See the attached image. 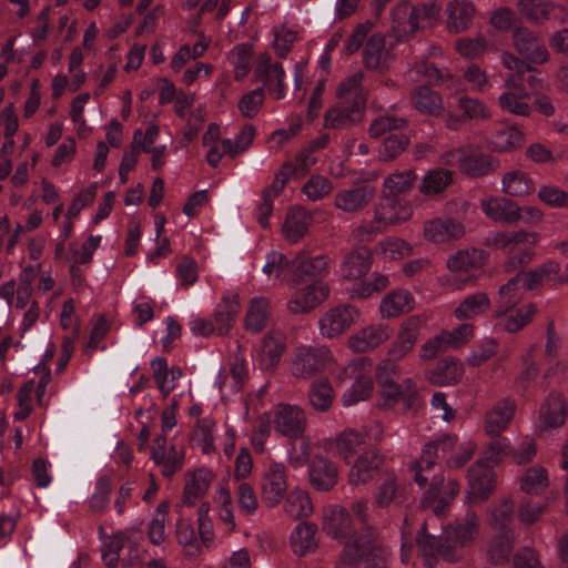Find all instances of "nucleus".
I'll use <instances>...</instances> for the list:
<instances>
[{
	"label": "nucleus",
	"mask_w": 568,
	"mask_h": 568,
	"mask_svg": "<svg viewBox=\"0 0 568 568\" xmlns=\"http://www.w3.org/2000/svg\"><path fill=\"white\" fill-rule=\"evenodd\" d=\"M375 195V186L366 183L357 184L338 190L335 194L334 205L344 213L358 214L368 206Z\"/></svg>",
	"instance_id": "16"
},
{
	"label": "nucleus",
	"mask_w": 568,
	"mask_h": 568,
	"mask_svg": "<svg viewBox=\"0 0 568 568\" xmlns=\"http://www.w3.org/2000/svg\"><path fill=\"white\" fill-rule=\"evenodd\" d=\"M375 549L374 539L368 532L363 534L354 542L346 544L335 568H358L364 558Z\"/></svg>",
	"instance_id": "35"
},
{
	"label": "nucleus",
	"mask_w": 568,
	"mask_h": 568,
	"mask_svg": "<svg viewBox=\"0 0 568 568\" xmlns=\"http://www.w3.org/2000/svg\"><path fill=\"white\" fill-rule=\"evenodd\" d=\"M456 440V436L446 435L424 446L419 458L409 467L418 486L424 487L428 484L429 474L436 468V459L445 458L446 454L455 447Z\"/></svg>",
	"instance_id": "6"
},
{
	"label": "nucleus",
	"mask_w": 568,
	"mask_h": 568,
	"mask_svg": "<svg viewBox=\"0 0 568 568\" xmlns=\"http://www.w3.org/2000/svg\"><path fill=\"white\" fill-rule=\"evenodd\" d=\"M373 362L367 357L352 361L338 376L351 379V386L342 395L344 406H353L371 397L374 389L372 378Z\"/></svg>",
	"instance_id": "3"
},
{
	"label": "nucleus",
	"mask_w": 568,
	"mask_h": 568,
	"mask_svg": "<svg viewBox=\"0 0 568 568\" xmlns=\"http://www.w3.org/2000/svg\"><path fill=\"white\" fill-rule=\"evenodd\" d=\"M524 143V133L518 126L511 125L496 131L490 139V145L497 152H511Z\"/></svg>",
	"instance_id": "56"
},
{
	"label": "nucleus",
	"mask_w": 568,
	"mask_h": 568,
	"mask_svg": "<svg viewBox=\"0 0 568 568\" xmlns=\"http://www.w3.org/2000/svg\"><path fill=\"white\" fill-rule=\"evenodd\" d=\"M514 539L513 529L498 531L489 542L488 559L496 565L507 562L514 549Z\"/></svg>",
	"instance_id": "52"
},
{
	"label": "nucleus",
	"mask_w": 568,
	"mask_h": 568,
	"mask_svg": "<svg viewBox=\"0 0 568 568\" xmlns=\"http://www.w3.org/2000/svg\"><path fill=\"white\" fill-rule=\"evenodd\" d=\"M417 398V386L412 378H404L402 382H393L381 387V399L383 406L394 407L403 404L405 409L410 408Z\"/></svg>",
	"instance_id": "27"
},
{
	"label": "nucleus",
	"mask_w": 568,
	"mask_h": 568,
	"mask_svg": "<svg viewBox=\"0 0 568 568\" xmlns=\"http://www.w3.org/2000/svg\"><path fill=\"white\" fill-rule=\"evenodd\" d=\"M549 485L548 471L540 465L528 468L520 478V489L527 494L538 495Z\"/></svg>",
	"instance_id": "60"
},
{
	"label": "nucleus",
	"mask_w": 568,
	"mask_h": 568,
	"mask_svg": "<svg viewBox=\"0 0 568 568\" xmlns=\"http://www.w3.org/2000/svg\"><path fill=\"white\" fill-rule=\"evenodd\" d=\"M423 234L428 242L443 244L462 239L466 227L452 217H435L424 223Z\"/></svg>",
	"instance_id": "20"
},
{
	"label": "nucleus",
	"mask_w": 568,
	"mask_h": 568,
	"mask_svg": "<svg viewBox=\"0 0 568 568\" xmlns=\"http://www.w3.org/2000/svg\"><path fill=\"white\" fill-rule=\"evenodd\" d=\"M327 258L324 255H318L313 258H306L304 252H300L294 260H292V271L294 277H317L326 273Z\"/></svg>",
	"instance_id": "54"
},
{
	"label": "nucleus",
	"mask_w": 568,
	"mask_h": 568,
	"mask_svg": "<svg viewBox=\"0 0 568 568\" xmlns=\"http://www.w3.org/2000/svg\"><path fill=\"white\" fill-rule=\"evenodd\" d=\"M169 518L168 503H161L154 510L151 520L148 524L146 535L153 545H161L166 539L165 526Z\"/></svg>",
	"instance_id": "61"
},
{
	"label": "nucleus",
	"mask_w": 568,
	"mask_h": 568,
	"mask_svg": "<svg viewBox=\"0 0 568 568\" xmlns=\"http://www.w3.org/2000/svg\"><path fill=\"white\" fill-rule=\"evenodd\" d=\"M285 349V336L282 332L272 329L262 339L258 352V364L262 369H273L281 361Z\"/></svg>",
	"instance_id": "34"
},
{
	"label": "nucleus",
	"mask_w": 568,
	"mask_h": 568,
	"mask_svg": "<svg viewBox=\"0 0 568 568\" xmlns=\"http://www.w3.org/2000/svg\"><path fill=\"white\" fill-rule=\"evenodd\" d=\"M374 220L385 230L408 221L413 215V207L408 202L385 196L374 206Z\"/></svg>",
	"instance_id": "23"
},
{
	"label": "nucleus",
	"mask_w": 568,
	"mask_h": 568,
	"mask_svg": "<svg viewBox=\"0 0 568 568\" xmlns=\"http://www.w3.org/2000/svg\"><path fill=\"white\" fill-rule=\"evenodd\" d=\"M227 59L233 67L235 80L241 81L251 69L252 47L246 43L237 44L230 51Z\"/></svg>",
	"instance_id": "62"
},
{
	"label": "nucleus",
	"mask_w": 568,
	"mask_h": 568,
	"mask_svg": "<svg viewBox=\"0 0 568 568\" xmlns=\"http://www.w3.org/2000/svg\"><path fill=\"white\" fill-rule=\"evenodd\" d=\"M390 61V52L382 34L372 36L364 48V64L372 70L384 69Z\"/></svg>",
	"instance_id": "43"
},
{
	"label": "nucleus",
	"mask_w": 568,
	"mask_h": 568,
	"mask_svg": "<svg viewBox=\"0 0 568 568\" xmlns=\"http://www.w3.org/2000/svg\"><path fill=\"white\" fill-rule=\"evenodd\" d=\"M287 490L286 467L278 462H271L265 468L261 483V496L268 507H276Z\"/></svg>",
	"instance_id": "14"
},
{
	"label": "nucleus",
	"mask_w": 568,
	"mask_h": 568,
	"mask_svg": "<svg viewBox=\"0 0 568 568\" xmlns=\"http://www.w3.org/2000/svg\"><path fill=\"white\" fill-rule=\"evenodd\" d=\"M415 307V297L406 288H396L388 292L378 306L382 318H395L412 312Z\"/></svg>",
	"instance_id": "30"
},
{
	"label": "nucleus",
	"mask_w": 568,
	"mask_h": 568,
	"mask_svg": "<svg viewBox=\"0 0 568 568\" xmlns=\"http://www.w3.org/2000/svg\"><path fill=\"white\" fill-rule=\"evenodd\" d=\"M334 362L333 354L327 346H300L296 347L291 359V373L296 378H311Z\"/></svg>",
	"instance_id": "4"
},
{
	"label": "nucleus",
	"mask_w": 568,
	"mask_h": 568,
	"mask_svg": "<svg viewBox=\"0 0 568 568\" xmlns=\"http://www.w3.org/2000/svg\"><path fill=\"white\" fill-rule=\"evenodd\" d=\"M214 474L211 469L201 467L184 474V487L181 497L182 506L192 507L207 493Z\"/></svg>",
	"instance_id": "22"
},
{
	"label": "nucleus",
	"mask_w": 568,
	"mask_h": 568,
	"mask_svg": "<svg viewBox=\"0 0 568 568\" xmlns=\"http://www.w3.org/2000/svg\"><path fill=\"white\" fill-rule=\"evenodd\" d=\"M392 335L387 324L373 323L357 329L347 339V347L354 353H369L386 343Z\"/></svg>",
	"instance_id": "15"
},
{
	"label": "nucleus",
	"mask_w": 568,
	"mask_h": 568,
	"mask_svg": "<svg viewBox=\"0 0 568 568\" xmlns=\"http://www.w3.org/2000/svg\"><path fill=\"white\" fill-rule=\"evenodd\" d=\"M254 77L263 83V89L265 88L275 100L285 97L286 84L284 83L285 71L283 64L273 62L268 53L258 55L254 68Z\"/></svg>",
	"instance_id": "12"
},
{
	"label": "nucleus",
	"mask_w": 568,
	"mask_h": 568,
	"mask_svg": "<svg viewBox=\"0 0 568 568\" xmlns=\"http://www.w3.org/2000/svg\"><path fill=\"white\" fill-rule=\"evenodd\" d=\"M424 520L416 541L425 566L434 568L439 558L449 564L463 559V549L473 547L479 539L481 519L475 510L466 509L444 527L445 539L429 535Z\"/></svg>",
	"instance_id": "1"
},
{
	"label": "nucleus",
	"mask_w": 568,
	"mask_h": 568,
	"mask_svg": "<svg viewBox=\"0 0 568 568\" xmlns=\"http://www.w3.org/2000/svg\"><path fill=\"white\" fill-rule=\"evenodd\" d=\"M270 312V302L265 297H254L251 300L245 316V327L247 331L257 333L262 331L267 322Z\"/></svg>",
	"instance_id": "57"
},
{
	"label": "nucleus",
	"mask_w": 568,
	"mask_h": 568,
	"mask_svg": "<svg viewBox=\"0 0 568 568\" xmlns=\"http://www.w3.org/2000/svg\"><path fill=\"white\" fill-rule=\"evenodd\" d=\"M464 375V364L459 358L447 356L437 362L436 366L426 373L429 383L436 386H452L460 382Z\"/></svg>",
	"instance_id": "31"
},
{
	"label": "nucleus",
	"mask_w": 568,
	"mask_h": 568,
	"mask_svg": "<svg viewBox=\"0 0 568 568\" xmlns=\"http://www.w3.org/2000/svg\"><path fill=\"white\" fill-rule=\"evenodd\" d=\"M423 320L420 316H410L405 320L390 343L387 355L393 359H404L415 347L420 336Z\"/></svg>",
	"instance_id": "17"
},
{
	"label": "nucleus",
	"mask_w": 568,
	"mask_h": 568,
	"mask_svg": "<svg viewBox=\"0 0 568 568\" xmlns=\"http://www.w3.org/2000/svg\"><path fill=\"white\" fill-rule=\"evenodd\" d=\"M151 458L155 465L161 467V474L171 478L184 465V450L178 449L175 446H166V439L158 436L151 449Z\"/></svg>",
	"instance_id": "21"
},
{
	"label": "nucleus",
	"mask_w": 568,
	"mask_h": 568,
	"mask_svg": "<svg viewBox=\"0 0 568 568\" xmlns=\"http://www.w3.org/2000/svg\"><path fill=\"white\" fill-rule=\"evenodd\" d=\"M453 183V172L436 168L426 172L419 184V192L426 196H434L444 192Z\"/></svg>",
	"instance_id": "50"
},
{
	"label": "nucleus",
	"mask_w": 568,
	"mask_h": 568,
	"mask_svg": "<svg viewBox=\"0 0 568 568\" xmlns=\"http://www.w3.org/2000/svg\"><path fill=\"white\" fill-rule=\"evenodd\" d=\"M467 479L466 497L469 504L488 500L496 488V473L484 459L471 465Z\"/></svg>",
	"instance_id": "11"
},
{
	"label": "nucleus",
	"mask_w": 568,
	"mask_h": 568,
	"mask_svg": "<svg viewBox=\"0 0 568 568\" xmlns=\"http://www.w3.org/2000/svg\"><path fill=\"white\" fill-rule=\"evenodd\" d=\"M439 162L446 166H457L470 178L484 176L494 171L490 158L471 146L448 150L440 155Z\"/></svg>",
	"instance_id": "5"
},
{
	"label": "nucleus",
	"mask_w": 568,
	"mask_h": 568,
	"mask_svg": "<svg viewBox=\"0 0 568 568\" xmlns=\"http://www.w3.org/2000/svg\"><path fill=\"white\" fill-rule=\"evenodd\" d=\"M566 419L565 400L561 394L550 393L542 402L538 420L541 429L557 428L564 425Z\"/></svg>",
	"instance_id": "36"
},
{
	"label": "nucleus",
	"mask_w": 568,
	"mask_h": 568,
	"mask_svg": "<svg viewBox=\"0 0 568 568\" xmlns=\"http://www.w3.org/2000/svg\"><path fill=\"white\" fill-rule=\"evenodd\" d=\"M334 400V390L326 379H318L312 383L308 390V402L317 412H327Z\"/></svg>",
	"instance_id": "59"
},
{
	"label": "nucleus",
	"mask_w": 568,
	"mask_h": 568,
	"mask_svg": "<svg viewBox=\"0 0 568 568\" xmlns=\"http://www.w3.org/2000/svg\"><path fill=\"white\" fill-rule=\"evenodd\" d=\"M440 11L442 7L435 1L415 6L408 19L410 31L433 27L438 21Z\"/></svg>",
	"instance_id": "48"
},
{
	"label": "nucleus",
	"mask_w": 568,
	"mask_h": 568,
	"mask_svg": "<svg viewBox=\"0 0 568 568\" xmlns=\"http://www.w3.org/2000/svg\"><path fill=\"white\" fill-rule=\"evenodd\" d=\"M240 308L237 293L227 292L223 294L221 301L215 306L212 318L217 335H226L230 332Z\"/></svg>",
	"instance_id": "32"
},
{
	"label": "nucleus",
	"mask_w": 568,
	"mask_h": 568,
	"mask_svg": "<svg viewBox=\"0 0 568 568\" xmlns=\"http://www.w3.org/2000/svg\"><path fill=\"white\" fill-rule=\"evenodd\" d=\"M382 464L383 456L377 450H364L351 467L348 484L354 487L367 484L373 479L375 471Z\"/></svg>",
	"instance_id": "28"
},
{
	"label": "nucleus",
	"mask_w": 568,
	"mask_h": 568,
	"mask_svg": "<svg viewBox=\"0 0 568 568\" xmlns=\"http://www.w3.org/2000/svg\"><path fill=\"white\" fill-rule=\"evenodd\" d=\"M316 526L310 523H301L294 528L290 537L294 554L304 556L316 549Z\"/></svg>",
	"instance_id": "47"
},
{
	"label": "nucleus",
	"mask_w": 568,
	"mask_h": 568,
	"mask_svg": "<svg viewBox=\"0 0 568 568\" xmlns=\"http://www.w3.org/2000/svg\"><path fill=\"white\" fill-rule=\"evenodd\" d=\"M520 274H516L506 284L500 286L496 300L495 315H505L513 311L524 297V287L520 284Z\"/></svg>",
	"instance_id": "39"
},
{
	"label": "nucleus",
	"mask_w": 568,
	"mask_h": 568,
	"mask_svg": "<svg viewBox=\"0 0 568 568\" xmlns=\"http://www.w3.org/2000/svg\"><path fill=\"white\" fill-rule=\"evenodd\" d=\"M329 295L328 286L323 282H314L298 290L287 302L292 314H303L314 310Z\"/></svg>",
	"instance_id": "24"
},
{
	"label": "nucleus",
	"mask_w": 568,
	"mask_h": 568,
	"mask_svg": "<svg viewBox=\"0 0 568 568\" xmlns=\"http://www.w3.org/2000/svg\"><path fill=\"white\" fill-rule=\"evenodd\" d=\"M480 209L488 219L497 223L516 224L518 204L508 197L488 196L481 199Z\"/></svg>",
	"instance_id": "33"
},
{
	"label": "nucleus",
	"mask_w": 568,
	"mask_h": 568,
	"mask_svg": "<svg viewBox=\"0 0 568 568\" xmlns=\"http://www.w3.org/2000/svg\"><path fill=\"white\" fill-rule=\"evenodd\" d=\"M501 191L513 197H525L535 191V185L526 172L511 170L503 175Z\"/></svg>",
	"instance_id": "45"
},
{
	"label": "nucleus",
	"mask_w": 568,
	"mask_h": 568,
	"mask_svg": "<svg viewBox=\"0 0 568 568\" xmlns=\"http://www.w3.org/2000/svg\"><path fill=\"white\" fill-rule=\"evenodd\" d=\"M477 13L476 6L470 0H449L444 9L446 30L450 34L468 31Z\"/></svg>",
	"instance_id": "18"
},
{
	"label": "nucleus",
	"mask_w": 568,
	"mask_h": 568,
	"mask_svg": "<svg viewBox=\"0 0 568 568\" xmlns=\"http://www.w3.org/2000/svg\"><path fill=\"white\" fill-rule=\"evenodd\" d=\"M311 215L302 207H292L285 217L282 232L290 243L298 242L308 231Z\"/></svg>",
	"instance_id": "40"
},
{
	"label": "nucleus",
	"mask_w": 568,
	"mask_h": 568,
	"mask_svg": "<svg viewBox=\"0 0 568 568\" xmlns=\"http://www.w3.org/2000/svg\"><path fill=\"white\" fill-rule=\"evenodd\" d=\"M363 78V72L357 71L341 81L336 89L337 100L365 108L367 94L362 85Z\"/></svg>",
	"instance_id": "41"
},
{
	"label": "nucleus",
	"mask_w": 568,
	"mask_h": 568,
	"mask_svg": "<svg viewBox=\"0 0 568 568\" xmlns=\"http://www.w3.org/2000/svg\"><path fill=\"white\" fill-rule=\"evenodd\" d=\"M400 498V490L394 474H386L374 494L375 504L381 508L388 507Z\"/></svg>",
	"instance_id": "63"
},
{
	"label": "nucleus",
	"mask_w": 568,
	"mask_h": 568,
	"mask_svg": "<svg viewBox=\"0 0 568 568\" xmlns=\"http://www.w3.org/2000/svg\"><path fill=\"white\" fill-rule=\"evenodd\" d=\"M516 412V402L505 397L496 402L485 414L484 430L488 436H498L511 423Z\"/></svg>",
	"instance_id": "25"
},
{
	"label": "nucleus",
	"mask_w": 568,
	"mask_h": 568,
	"mask_svg": "<svg viewBox=\"0 0 568 568\" xmlns=\"http://www.w3.org/2000/svg\"><path fill=\"white\" fill-rule=\"evenodd\" d=\"M414 108L422 114L438 116L444 110L440 94L428 87H418L412 94Z\"/></svg>",
	"instance_id": "44"
},
{
	"label": "nucleus",
	"mask_w": 568,
	"mask_h": 568,
	"mask_svg": "<svg viewBox=\"0 0 568 568\" xmlns=\"http://www.w3.org/2000/svg\"><path fill=\"white\" fill-rule=\"evenodd\" d=\"M514 515V503L510 498L500 500L490 510L489 525L493 529L504 531L511 529L510 524Z\"/></svg>",
	"instance_id": "64"
},
{
	"label": "nucleus",
	"mask_w": 568,
	"mask_h": 568,
	"mask_svg": "<svg viewBox=\"0 0 568 568\" xmlns=\"http://www.w3.org/2000/svg\"><path fill=\"white\" fill-rule=\"evenodd\" d=\"M521 275L520 284L524 290H536L547 281L554 280L557 284L568 283V274H560V265L555 261H547L538 267L530 270Z\"/></svg>",
	"instance_id": "29"
},
{
	"label": "nucleus",
	"mask_w": 568,
	"mask_h": 568,
	"mask_svg": "<svg viewBox=\"0 0 568 568\" xmlns=\"http://www.w3.org/2000/svg\"><path fill=\"white\" fill-rule=\"evenodd\" d=\"M323 530L334 539L345 541V545L348 542L353 544L354 539H358L365 532L373 537L372 531L368 529L356 532L349 514L346 509L338 506H332L325 510Z\"/></svg>",
	"instance_id": "13"
},
{
	"label": "nucleus",
	"mask_w": 568,
	"mask_h": 568,
	"mask_svg": "<svg viewBox=\"0 0 568 568\" xmlns=\"http://www.w3.org/2000/svg\"><path fill=\"white\" fill-rule=\"evenodd\" d=\"M277 434L291 440L303 438L307 426L305 410L295 404L278 403L270 410Z\"/></svg>",
	"instance_id": "7"
},
{
	"label": "nucleus",
	"mask_w": 568,
	"mask_h": 568,
	"mask_svg": "<svg viewBox=\"0 0 568 568\" xmlns=\"http://www.w3.org/2000/svg\"><path fill=\"white\" fill-rule=\"evenodd\" d=\"M371 264V252L366 247H358L345 256L341 266L343 277L358 280L368 273Z\"/></svg>",
	"instance_id": "42"
},
{
	"label": "nucleus",
	"mask_w": 568,
	"mask_h": 568,
	"mask_svg": "<svg viewBox=\"0 0 568 568\" xmlns=\"http://www.w3.org/2000/svg\"><path fill=\"white\" fill-rule=\"evenodd\" d=\"M490 307L487 294L479 292L466 296L455 308L454 315L458 321L471 320L485 313Z\"/></svg>",
	"instance_id": "53"
},
{
	"label": "nucleus",
	"mask_w": 568,
	"mask_h": 568,
	"mask_svg": "<svg viewBox=\"0 0 568 568\" xmlns=\"http://www.w3.org/2000/svg\"><path fill=\"white\" fill-rule=\"evenodd\" d=\"M417 174L413 170L395 172L387 175L383 182L385 196L396 197L413 190Z\"/></svg>",
	"instance_id": "55"
},
{
	"label": "nucleus",
	"mask_w": 568,
	"mask_h": 568,
	"mask_svg": "<svg viewBox=\"0 0 568 568\" xmlns=\"http://www.w3.org/2000/svg\"><path fill=\"white\" fill-rule=\"evenodd\" d=\"M539 241V234L525 230L490 231L484 239V245L493 250H501L509 254L504 263L507 273L515 272L534 260L532 248Z\"/></svg>",
	"instance_id": "2"
},
{
	"label": "nucleus",
	"mask_w": 568,
	"mask_h": 568,
	"mask_svg": "<svg viewBox=\"0 0 568 568\" xmlns=\"http://www.w3.org/2000/svg\"><path fill=\"white\" fill-rule=\"evenodd\" d=\"M283 509L290 518L296 520L311 516L313 504L307 491L295 487L287 494Z\"/></svg>",
	"instance_id": "49"
},
{
	"label": "nucleus",
	"mask_w": 568,
	"mask_h": 568,
	"mask_svg": "<svg viewBox=\"0 0 568 568\" xmlns=\"http://www.w3.org/2000/svg\"><path fill=\"white\" fill-rule=\"evenodd\" d=\"M361 318V311L352 304H338L329 307L318 320L322 337L338 338L344 335Z\"/></svg>",
	"instance_id": "9"
},
{
	"label": "nucleus",
	"mask_w": 568,
	"mask_h": 568,
	"mask_svg": "<svg viewBox=\"0 0 568 568\" xmlns=\"http://www.w3.org/2000/svg\"><path fill=\"white\" fill-rule=\"evenodd\" d=\"M530 100L531 94L521 82L517 81L514 75L505 78L501 93L497 99L498 106L504 113L529 118L534 113Z\"/></svg>",
	"instance_id": "10"
},
{
	"label": "nucleus",
	"mask_w": 568,
	"mask_h": 568,
	"mask_svg": "<svg viewBox=\"0 0 568 568\" xmlns=\"http://www.w3.org/2000/svg\"><path fill=\"white\" fill-rule=\"evenodd\" d=\"M488 254L480 248L460 250L447 260V267L456 274L471 273L481 268Z\"/></svg>",
	"instance_id": "38"
},
{
	"label": "nucleus",
	"mask_w": 568,
	"mask_h": 568,
	"mask_svg": "<svg viewBox=\"0 0 568 568\" xmlns=\"http://www.w3.org/2000/svg\"><path fill=\"white\" fill-rule=\"evenodd\" d=\"M429 488L424 493L422 506L428 508L438 517L445 515L454 498L458 495L460 486L455 479L445 480L440 474L433 470L429 474Z\"/></svg>",
	"instance_id": "8"
},
{
	"label": "nucleus",
	"mask_w": 568,
	"mask_h": 568,
	"mask_svg": "<svg viewBox=\"0 0 568 568\" xmlns=\"http://www.w3.org/2000/svg\"><path fill=\"white\" fill-rule=\"evenodd\" d=\"M312 486L320 491L331 490L337 483L335 464L324 457H315L308 469Z\"/></svg>",
	"instance_id": "37"
},
{
	"label": "nucleus",
	"mask_w": 568,
	"mask_h": 568,
	"mask_svg": "<svg viewBox=\"0 0 568 568\" xmlns=\"http://www.w3.org/2000/svg\"><path fill=\"white\" fill-rule=\"evenodd\" d=\"M365 108L358 104L339 101L326 110L324 126L326 129H347L359 123L364 116Z\"/></svg>",
	"instance_id": "26"
},
{
	"label": "nucleus",
	"mask_w": 568,
	"mask_h": 568,
	"mask_svg": "<svg viewBox=\"0 0 568 568\" xmlns=\"http://www.w3.org/2000/svg\"><path fill=\"white\" fill-rule=\"evenodd\" d=\"M513 43L517 52L528 62L542 64L548 60V50L542 40L527 28L514 31Z\"/></svg>",
	"instance_id": "19"
},
{
	"label": "nucleus",
	"mask_w": 568,
	"mask_h": 568,
	"mask_svg": "<svg viewBox=\"0 0 568 568\" xmlns=\"http://www.w3.org/2000/svg\"><path fill=\"white\" fill-rule=\"evenodd\" d=\"M537 312V305L528 303L517 310L514 308L513 311L507 312L505 315H495V317L499 321V324L506 332L516 333L527 326L532 321Z\"/></svg>",
	"instance_id": "46"
},
{
	"label": "nucleus",
	"mask_w": 568,
	"mask_h": 568,
	"mask_svg": "<svg viewBox=\"0 0 568 568\" xmlns=\"http://www.w3.org/2000/svg\"><path fill=\"white\" fill-rule=\"evenodd\" d=\"M337 455L346 463L357 454L365 444L363 434L353 429H346L341 433L334 440Z\"/></svg>",
	"instance_id": "58"
},
{
	"label": "nucleus",
	"mask_w": 568,
	"mask_h": 568,
	"mask_svg": "<svg viewBox=\"0 0 568 568\" xmlns=\"http://www.w3.org/2000/svg\"><path fill=\"white\" fill-rule=\"evenodd\" d=\"M519 10L520 13L529 21L542 22L550 19L551 17H556V11H561L562 8L551 1L520 0Z\"/></svg>",
	"instance_id": "51"
}]
</instances>
